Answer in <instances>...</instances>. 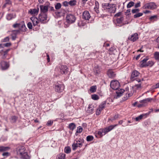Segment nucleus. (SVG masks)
I'll list each match as a JSON object with an SVG mask.
<instances>
[{"label":"nucleus","instance_id":"obj_16","mask_svg":"<svg viewBox=\"0 0 159 159\" xmlns=\"http://www.w3.org/2000/svg\"><path fill=\"white\" fill-rule=\"evenodd\" d=\"M107 75L109 78H114L116 75V74L112 70H109L107 72Z\"/></svg>","mask_w":159,"mask_h":159},{"label":"nucleus","instance_id":"obj_62","mask_svg":"<svg viewBox=\"0 0 159 159\" xmlns=\"http://www.w3.org/2000/svg\"><path fill=\"white\" fill-rule=\"evenodd\" d=\"M134 87H136L137 89H139L141 87V84H136L134 86Z\"/></svg>","mask_w":159,"mask_h":159},{"label":"nucleus","instance_id":"obj_31","mask_svg":"<svg viewBox=\"0 0 159 159\" xmlns=\"http://www.w3.org/2000/svg\"><path fill=\"white\" fill-rule=\"evenodd\" d=\"M18 119V117L16 116H12L11 117V121L12 123L16 122Z\"/></svg>","mask_w":159,"mask_h":159},{"label":"nucleus","instance_id":"obj_39","mask_svg":"<svg viewBox=\"0 0 159 159\" xmlns=\"http://www.w3.org/2000/svg\"><path fill=\"white\" fill-rule=\"evenodd\" d=\"M93 139L94 137L92 135H88L86 137V140L88 142L91 141Z\"/></svg>","mask_w":159,"mask_h":159},{"label":"nucleus","instance_id":"obj_53","mask_svg":"<svg viewBox=\"0 0 159 159\" xmlns=\"http://www.w3.org/2000/svg\"><path fill=\"white\" fill-rule=\"evenodd\" d=\"M83 130L81 126H79L78 127L76 133H81Z\"/></svg>","mask_w":159,"mask_h":159},{"label":"nucleus","instance_id":"obj_49","mask_svg":"<svg viewBox=\"0 0 159 159\" xmlns=\"http://www.w3.org/2000/svg\"><path fill=\"white\" fill-rule=\"evenodd\" d=\"M95 5L94 7V9L95 10H97L99 8V3L97 1H95Z\"/></svg>","mask_w":159,"mask_h":159},{"label":"nucleus","instance_id":"obj_5","mask_svg":"<svg viewBox=\"0 0 159 159\" xmlns=\"http://www.w3.org/2000/svg\"><path fill=\"white\" fill-rule=\"evenodd\" d=\"M144 9H153L156 8V5L155 3L150 2L145 4L143 7Z\"/></svg>","mask_w":159,"mask_h":159},{"label":"nucleus","instance_id":"obj_28","mask_svg":"<svg viewBox=\"0 0 159 159\" xmlns=\"http://www.w3.org/2000/svg\"><path fill=\"white\" fill-rule=\"evenodd\" d=\"M106 104V101H104L102 102L101 104L99 106L98 108H99L100 110H102L104 108Z\"/></svg>","mask_w":159,"mask_h":159},{"label":"nucleus","instance_id":"obj_4","mask_svg":"<svg viewBox=\"0 0 159 159\" xmlns=\"http://www.w3.org/2000/svg\"><path fill=\"white\" fill-rule=\"evenodd\" d=\"M124 20V18L123 16H121L119 18H117L116 20L115 24L116 26L121 27L123 25L126 24H128L129 23L127 22V23H124L123 22V20Z\"/></svg>","mask_w":159,"mask_h":159},{"label":"nucleus","instance_id":"obj_60","mask_svg":"<svg viewBox=\"0 0 159 159\" xmlns=\"http://www.w3.org/2000/svg\"><path fill=\"white\" fill-rule=\"evenodd\" d=\"M103 131L104 132V134H106L108 132L110 131L107 127L105 129H103Z\"/></svg>","mask_w":159,"mask_h":159},{"label":"nucleus","instance_id":"obj_2","mask_svg":"<svg viewBox=\"0 0 159 159\" xmlns=\"http://www.w3.org/2000/svg\"><path fill=\"white\" fill-rule=\"evenodd\" d=\"M66 21L67 23L71 24L75 22L76 17L73 14H68L67 15L66 17Z\"/></svg>","mask_w":159,"mask_h":159},{"label":"nucleus","instance_id":"obj_12","mask_svg":"<svg viewBox=\"0 0 159 159\" xmlns=\"http://www.w3.org/2000/svg\"><path fill=\"white\" fill-rule=\"evenodd\" d=\"M139 73L136 70H134L131 73L130 79L132 81L134 80L135 77L139 76Z\"/></svg>","mask_w":159,"mask_h":159},{"label":"nucleus","instance_id":"obj_46","mask_svg":"<svg viewBox=\"0 0 159 159\" xmlns=\"http://www.w3.org/2000/svg\"><path fill=\"white\" fill-rule=\"evenodd\" d=\"M118 124H116L113 125H111L107 127L109 130L110 131L113 129L115 127L118 126Z\"/></svg>","mask_w":159,"mask_h":159},{"label":"nucleus","instance_id":"obj_61","mask_svg":"<svg viewBox=\"0 0 159 159\" xmlns=\"http://www.w3.org/2000/svg\"><path fill=\"white\" fill-rule=\"evenodd\" d=\"M69 2L65 1L63 2V5L65 7L69 5Z\"/></svg>","mask_w":159,"mask_h":159},{"label":"nucleus","instance_id":"obj_58","mask_svg":"<svg viewBox=\"0 0 159 159\" xmlns=\"http://www.w3.org/2000/svg\"><path fill=\"white\" fill-rule=\"evenodd\" d=\"M102 111V110H100V109L99 108H98L96 111V115H100L101 113V111Z\"/></svg>","mask_w":159,"mask_h":159},{"label":"nucleus","instance_id":"obj_8","mask_svg":"<svg viewBox=\"0 0 159 159\" xmlns=\"http://www.w3.org/2000/svg\"><path fill=\"white\" fill-rule=\"evenodd\" d=\"M59 69L60 73L62 74H66L68 71V68L66 66L61 65L59 66Z\"/></svg>","mask_w":159,"mask_h":159},{"label":"nucleus","instance_id":"obj_64","mask_svg":"<svg viewBox=\"0 0 159 159\" xmlns=\"http://www.w3.org/2000/svg\"><path fill=\"white\" fill-rule=\"evenodd\" d=\"M2 155L3 156L7 157L9 155V153L8 152H5L3 153Z\"/></svg>","mask_w":159,"mask_h":159},{"label":"nucleus","instance_id":"obj_43","mask_svg":"<svg viewBox=\"0 0 159 159\" xmlns=\"http://www.w3.org/2000/svg\"><path fill=\"white\" fill-rule=\"evenodd\" d=\"M134 3L130 1L129 2V3L127 4V7L128 8H129L134 6Z\"/></svg>","mask_w":159,"mask_h":159},{"label":"nucleus","instance_id":"obj_27","mask_svg":"<svg viewBox=\"0 0 159 159\" xmlns=\"http://www.w3.org/2000/svg\"><path fill=\"white\" fill-rule=\"evenodd\" d=\"M133 93H128V94H126L123 98V100L124 101L127 100L129 98L131 97L133 95Z\"/></svg>","mask_w":159,"mask_h":159},{"label":"nucleus","instance_id":"obj_45","mask_svg":"<svg viewBox=\"0 0 159 159\" xmlns=\"http://www.w3.org/2000/svg\"><path fill=\"white\" fill-rule=\"evenodd\" d=\"M92 98L95 100H98L99 99L98 96L96 94H93L91 95Z\"/></svg>","mask_w":159,"mask_h":159},{"label":"nucleus","instance_id":"obj_1","mask_svg":"<svg viewBox=\"0 0 159 159\" xmlns=\"http://www.w3.org/2000/svg\"><path fill=\"white\" fill-rule=\"evenodd\" d=\"M13 27L15 28H18L22 31H25L26 29L24 21H22L19 23H16L13 25Z\"/></svg>","mask_w":159,"mask_h":159},{"label":"nucleus","instance_id":"obj_50","mask_svg":"<svg viewBox=\"0 0 159 159\" xmlns=\"http://www.w3.org/2000/svg\"><path fill=\"white\" fill-rule=\"evenodd\" d=\"M157 15H154L151 16L149 19L151 21L155 20L157 19Z\"/></svg>","mask_w":159,"mask_h":159},{"label":"nucleus","instance_id":"obj_32","mask_svg":"<svg viewBox=\"0 0 159 159\" xmlns=\"http://www.w3.org/2000/svg\"><path fill=\"white\" fill-rule=\"evenodd\" d=\"M65 154L64 153H60L57 156V159H64L65 157Z\"/></svg>","mask_w":159,"mask_h":159},{"label":"nucleus","instance_id":"obj_41","mask_svg":"<svg viewBox=\"0 0 159 159\" xmlns=\"http://www.w3.org/2000/svg\"><path fill=\"white\" fill-rule=\"evenodd\" d=\"M96 86H93L90 88V91L91 93H94L96 92Z\"/></svg>","mask_w":159,"mask_h":159},{"label":"nucleus","instance_id":"obj_17","mask_svg":"<svg viewBox=\"0 0 159 159\" xmlns=\"http://www.w3.org/2000/svg\"><path fill=\"white\" fill-rule=\"evenodd\" d=\"M40 13H46L48 11V6L40 5Z\"/></svg>","mask_w":159,"mask_h":159},{"label":"nucleus","instance_id":"obj_29","mask_svg":"<svg viewBox=\"0 0 159 159\" xmlns=\"http://www.w3.org/2000/svg\"><path fill=\"white\" fill-rule=\"evenodd\" d=\"M77 1L76 0H71L69 2V5L70 6H74L76 4Z\"/></svg>","mask_w":159,"mask_h":159},{"label":"nucleus","instance_id":"obj_51","mask_svg":"<svg viewBox=\"0 0 159 159\" xmlns=\"http://www.w3.org/2000/svg\"><path fill=\"white\" fill-rule=\"evenodd\" d=\"M139 11V9H132V12L133 14L134 13H138Z\"/></svg>","mask_w":159,"mask_h":159},{"label":"nucleus","instance_id":"obj_10","mask_svg":"<svg viewBox=\"0 0 159 159\" xmlns=\"http://www.w3.org/2000/svg\"><path fill=\"white\" fill-rule=\"evenodd\" d=\"M1 67L2 70H5L7 69L9 66V63L7 62L2 61L0 63Z\"/></svg>","mask_w":159,"mask_h":159},{"label":"nucleus","instance_id":"obj_34","mask_svg":"<svg viewBox=\"0 0 159 159\" xmlns=\"http://www.w3.org/2000/svg\"><path fill=\"white\" fill-rule=\"evenodd\" d=\"M9 149V148L8 147L0 146V152H4L8 150Z\"/></svg>","mask_w":159,"mask_h":159},{"label":"nucleus","instance_id":"obj_44","mask_svg":"<svg viewBox=\"0 0 159 159\" xmlns=\"http://www.w3.org/2000/svg\"><path fill=\"white\" fill-rule=\"evenodd\" d=\"M143 15V13H142L139 12L135 14L134 16V17L135 18L139 17L141 16H142Z\"/></svg>","mask_w":159,"mask_h":159},{"label":"nucleus","instance_id":"obj_6","mask_svg":"<svg viewBox=\"0 0 159 159\" xmlns=\"http://www.w3.org/2000/svg\"><path fill=\"white\" fill-rule=\"evenodd\" d=\"M54 88L56 92L61 93L63 90L64 89V86L63 84H59L58 83H57L55 84Z\"/></svg>","mask_w":159,"mask_h":159},{"label":"nucleus","instance_id":"obj_59","mask_svg":"<svg viewBox=\"0 0 159 159\" xmlns=\"http://www.w3.org/2000/svg\"><path fill=\"white\" fill-rule=\"evenodd\" d=\"M94 72L95 75L99 74L100 73V71L98 68L97 69L94 70Z\"/></svg>","mask_w":159,"mask_h":159},{"label":"nucleus","instance_id":"obj_48","mask_svg":"<svg viewBox=\"0 0 159 159\" xmlns=\"http://www.w3.org/2000/svg\"><path fill=\"white\" fill-rule=\"evenodd\" d=\"M154 57L156 60L159 61V52H156L154 53Z\"/></svg>","mask_w":159,"mask_h":159},{"label":"nucleus","instance_id":"obj_33","mask_svg":"<svg viewBox=\"0 0 159 159\" xmlns=\"http://www.w3.org/2000/svg\"><path fill=\"white\" fill-rule=\"evenodd\" d=\"M152 100L151 98H147L144 99L143 100H141L139 101V102L141 103H147L148 102H150Z\"/></svg>","mask_w":159,"mask_h":159},{"label":"nucleus","instance_id":"obj_26","mask_svg":"<svg viewBox=\"0 0 159 159\" xmlns=\"http://www.w3.org/2000/svg\"><path fill=\"white\" fill-rule=\"evenodd\" d=\"M15 15L12 14H7V19L8 20H10L12 19L15 18Z\"/></svg>","mask_w":159,"mask_h":159},{"label":"nucleus","instance_id":"obj_14","mask_svg":"<svg viewBox=\"0 0 159 159\" xmlns=\"http://www.w3.org/2000/svg\"><path fill=\"white\" fill-rule=\"evenodd\" d=\"M138 39V34L137 33L133 34L130 37H128V39L133 42L135 41Z\"/></svg>","mask_w":159,"mask_h":159},{"label":"nucleus","instance_id":"obj_19","mask_svg":"<svg viewBox=\"0 0 159 159\" xmlns=\"http://www.w3.org/2000/svg\"><path fill=\"white\" fill-rule=\"evenodd\" d=\"M111 4H110L109 3H103L102 5V7L103 9L104 10H106L107 11V10L109 9L110 6V5H111Z\"/></svg>","mask_w":159,"mask_h":159},{"label":"nucleus","instance_id":"obj_55","mask_svg":"<svg viewBox=\"0 0 159 159\" xmlns=\"http://www.w3.org/2000/svg\"><path fill=\"white\" fill-rule=\"evenodd\" d=\"M140 3L141 2L140 1L136 3L134 6L135 7V8H137L138 7H139L140 6Z\"/></svg>","mask_w":159,"mask_h":159},{"label":"nucleus","instance_id":"obj_20","mask_svg":"<svg viewBox=\"0 0 159 159\" xmlns=\"http://www.w3.org/2000/svg\"><path fill=\"white\" fill-rule=\"evenodd\" d=\"M39 11V8H35L33 9H30L29 11V12L33 15H37L38 14Z\"/></svg>","mask_w":159,"mask_h":159},{"label":"nucleus","instance_id":"obj_52","mask_svg":"<svg viewBox=\"0 0 159 159\" xmlns=\"http://www.w3.org/2000/svg\"><path fill=\"white\" fill-rule=\"evenodd\" d=\"M27 26L29 29H32L33 28V25L32 23L29 22L27 24Z\"/></svg>","mask_w":159,"mask_h":159},{"label":"nucleus","instance_id":"obj_47","mask_svg":"<svg viewBox=\"0 0 159 159\" xmlns=\"http://www.w3.org/2000/svg\"><path fill=\"white\" fill-rule=\"evenodd\" d=\"M61 6V4L60 3H57L55 5V8L56 10L60 9Z\"/></svg>","mask_w":159,"mask_h":159},{"label":"nucleus","instance_id":"obj_54","mask_svg":"<svg viewBox=\"0 0 159 159\" xmlns=\"http://www.w3.org/2000/svg\"><path fill=\"white\" fill-rule=\"evenodd\" d=\"M121 14L122 13L121 12H119L115 14L114 15V17H115L118 18V17L121 16Z\"/></svg>","mask_w":159,"mask_h":159},{"label":"nucleus","instance_id":"obj_56","mask_svg":"<svg viewBox=\"0 0 159 159\" xmlns=\"http://www.w3.org/2000/svg\"><path fill=\"white\" fill-rule=\"evenodd\" d=\"M130 9H128L125 12V15L126 16H129L131 14L130 13Z\"/></svg>","mask_w":159,"mask_h":159},{"label":"nucleus","instance_id":"obj_24","mask_svg":"<svg viewBox=\"0 0 159 159\" xmlns=\"http://www.w3.org/2000/svg\"><path fill=\"white\" fill-rule=\"evenodd\" d=\"M154 64V63L152 61H149L147 62L145 65H143L142 67H145L147 66H152Z\"/></svg>","mask_w":159,"mask_h":159},{"label":"nucleus","instance_id":"obj_21","mask_svg":"<svg viewBox=\"0 0 159 159\" xmlns=\"http://www.w3.org/2000/svg\"><path fill=\"white\" fill-rule=\"evenodd\" d=\"M150 113V112H149L148 113L144 114H142V115H140L139 116H138L137 117H136L135 119L136 121H139L140 120H141L143 117L145 116V118H146L147 115H148L149 114V113Z\"/></svg>","mask_w":159,"mask_h":159},{"label":"nucleus","instance_id":"obj_36","mask_svg":"<svg viewBox=\"0 0 159 159\" xmlns=\"http://www.w3.org/2000/svg\"><path fill=\"white\" fill-rule=\"evenodd\" d=\"M79 142V145L80 146H82L83 144L84 143V140L82 138H80L78 140H75Z\"/></svg>","mask_w":159,"mask_h":159},{"label":"nucleus","instance_id":"obj_63","mask_svg":"<svg viewBox=\"0 0 159 159\" xmlns=\"http://www.w3.org/2000/svg\"><path fill=\"white\" fill-rule=\"evenodd\" d=\"M6 4L7 5H10L11 4V2L10 0H5Z\"/></svg>","mask_w":159,"mask_h":159},{"label":"nucleus","instance_id":"obj_40","mask_svg":"<svg viewBox=\"0 0 159 159\" xmlns=\"http://www.w3.org/2000/svg\"><path fill=\"white\" fill-rule=\"evenodd\" d=\"M11 44L10 43H7L5 44H0V46H1V48H3L4 47H8L10 46Z\"/></svg>","mask_w":159,"mask_h":159},{"label":"nucleus","instance_id":"obj_30","mask_svg":"<svg viewBox=\"0 0 159 159\" xmlns=\"http://www.w3.org/2000/svg\"><path fill=\"white\" fill-rule=\"evenodd\" d=\"M148 58L147 57H146L144 58L143 60L141 61L140 62L141 63L140 66V67H142V66L143 65H145L147 63L146 61L148 60Z\"/></svg>","mask_w":159,"mask_h":159},{"label":"nucleus","instance_id":"obj_42","mask_svg":"<svg viewBox=\"0 0 159 159\" xmlns=\"http://www.w3.org/2000/svg\"><path fill=\"white\" fill-rule=\"evenodd\" d=\"M64 151L66 153H69L71 152V149L69 147H66L64 149Z\"/></svg>","mask_w":159,"mask_h":159},{"label":"nucleus","instance_id":"obj_38","mask_svg":"<svg viewBox=\"0 0 159 159\" xmlns=\"http://www.w3.org/2000/svg\"><path fill=\"white\" fill-rule=\"evenodd\" d=\"M101 137L103 135H105L104 134V132L103 131V129H100L99 130L97 133Z\"/></svg>","mask_w":159,"mask_h":159},{"label":"nucleus","instance_id":"obj_9","mask_svg":"<svg viewBox=\"0 0 159 159\" xmlns=\"http://www.w3.org/2000/svg\"><path fill=\"white\" fill-rule=\"evenodd\" d=\"M25 150L24 147L22 146L18 147L16 150L17 153L18 155L21 156L25 152Z\"/></svg>","mask_w":159,"mask_h":159},{"label":"nucleus","instance_id":"obj_18","mask_svg":"<svg viewBox=\"0 0 159 159\" xmlns=\"http://www.w3.org/2000/svg\"><path fill=\"white\" fill-rule=\"evenodd\" d=\"M125 91V90L122 89H120V90L117 89L116 91V95L115 97L116 98H119L122 95L123 93Z\"/></svg>","mask_w":159,"mask_h":159},{"label":"nucleus","instance_id":"obj_3","mask_svg":"<svg viewBox=\"0 0 159 159\" xmlns=\"http://www.w3.org/2000/svg\"><path fill=\"white\" fill-rule=\"evenodd\" d=\"M38 18L39 21L42 23H45L48 21H47V16L46 13H40L39 15Z\"/></svg>","mask_w":159,"mask_h":159},{"label":"nucleus","instance_id":"obj_22","mask_svg":"<svg viewBox=\"0 0 159 159\" xmlns=\"http://www.w3.org/2000/svg\"><path fill=\"white\" fill-rule=\"evenodd\" d=\"M9 50L10 49L5 50L3 49L0 51V53L3 56V58H6V55L7 54Z\"/></svg>","mask_w":159,"mask_h":159},{"label":"nucleus","instance_id":"obj_11","mask_svg":"<svg viewBox=\"0 0 159 159\" xmlns=\"http://www.w3.org/2000/svg\"><path fill=\"white\" fill-rule=\"evenodd\" d=\"M82 18L85 20H89L91 17V16L89 11H85L82 14Z\"/></svg>","mask_w":159,"mask_h":159},{"label":"nucleus","instance_id":"obj_13","mask_svg":"<svg viewBox=\"0 0 159 159\" xmlns=\"http://www.w3.org/2000/svg\"><path fill=\"white\" fill-rule=\"evenodd\" d=\"M110 7L109 8V9L107 10V12H108L110 13H115L116 12V5L114 4H112L111 5H110Z\"/></svg>","mask_w":159,"mask_h":159},{"label":"nucleus","instance_id":"obj_25","mask_svg":"<svg viewBox=\"0 0 159 159\" xmlns=\"http://www.w3.org/2000/svg\"><path fill=\"white\" fill-rule=\"evenodd\" d=\"M21 156L23 159H30V156L26 152L24 153L23 154H22Z\"/></svg>","mask_w":159,"mask_h":159},{"label":"nucleus","instance_id":"obj_37","mask_svg":"<svg viewBox=\"0 0 159 159\" xmlns=\"http://www.w3.org/2000/svg\"><path fill=\"white\" fill-rule=\"evenodd\" d=\"M75 127V125L74 123H71L69 125V128L71 130H74Z\"/></svg>","mask_w":159,"mask_h":159},{"label":"nucleus","instance_id":"obj_7","mask_svg":"<svg viewBox=\"0 0 159 159\" xmlns=\"http://www.w3.org/2000/svg\"><path fill=\"white\" fill-rule=\"evenodd\" d=\"M110 87L114 90H117L120 87V84L119 82L117 80H113L110 83Z\"/></svg>","mask_w":159,"mask_h":159},{"label":"nucleus","instance_id":"obj_15","mask_svg":"<svg viewBox=\"0 0 159 159\" xmlns=\"http://www.w3.org/2000/svg\"><path fill=\"white\" fill-rule=\"evenodd\" d=\"M30 19L33 22L34 26H36L38 25L39 22H40L39 18L34 16L31 17L30 18Z\"/></svg>","mask_w":159,"mask_h":159},{"label":"nucleus","instance_id":"obj_35","mask_svg":"<svg viewBox=\"0 0 159 159\" xmlns=\"http://www.w3.org/2000/svg\"><path fill=\"white\" fill-rule=\"evenodd\" d=\"M119 115L118 114H116L114 116L112 117L110 119H109V120L112 122L114 120H117L119 117Z\"/></svg>","mask_w":159,"mask_h":159},{"label":"nucleus","instance_id":"obj_57","mask_svg":"<svg viewBox=\"0 0 159 159\" xmlns=\"http://www.w3.org/2000/svg\"><path fill=\"white\" fill-rule=\"evenodd\" d=\"M53 122L52 120H48L47 124V125L48 126H51L53 124Z\"/></svg>","mask_w":159,"mask_h":159},{"label":"nucleus","instance_id":"obj_23","mask_svg":"<svg viewBox=\"0 0 159 159\" xmlns=\"http://www.w3.org/2000/svg\"><path fill=\"white\" fill-rule=\"evenodd\" d=\"M82 146H80L79 142L75 140L74 141V143L72 145V149L74 150H75L78 147H81Z\"/></svg>","mask_w":159,"mask_h":159}]
</instances>
